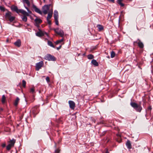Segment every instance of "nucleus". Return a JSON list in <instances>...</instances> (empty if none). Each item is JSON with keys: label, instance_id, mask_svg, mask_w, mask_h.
Segmentation results:
<instances>
[{"label": "nucleus", "instance_id": "obj_4", "mask_svg": "<svg viewBox=\"0 0 153 153\" xmlns=\"http://www.w3.org/2000/svg\"><path fill=\"white\" fill-rule=\"evenodd\" d=\"M44 59L48 61H55L56 60V58L54 56L50 54H47L45 56Z\"/></svg>", "mask_w": 153, "mask_h": 153}, {"label": "nucleus", "instance_id": "obj_30", "mask_svg": "<svg viewBox=\"0 0 153 153\" xmlns=\"http://www.w3.org/2000/svg\"><path fill=\"white\" fill-rule=\"evenodd\" d=\"M12 147V146L10 145L9 144H8L6 147L7 149L8 150H9L11 149Z\"/></svg>", "mask_w": 153, "mask_h": 153}, {"label": "nucleus", "instance_id": "obj_12", "mask_svg": "<svg viewBox=\"0 0 153 153\" xmlns=\"http://www.w3.org/2000/svg\"><path fill=\"white\" fill-rule=\"evenodd\" d=\"M45 33L46 35L47 34V33L46 32H43L41 31L37 32L36 33V35L38 36L41 37L42 36H43L44 35Z\"/></svg>", "mask_w": 153, "mask_h": 153}, {"label": "nucleus", "instance_id": "obj_13", "mask_svg": "<svg viewBox=\"0 0 153 153\" xmlns=\"http://www.w3.org/2000/svg\"><path fill=\"white\" fill-rule=\"evenodd\" d=\"M14 45L18 47H20L21 45V42L20 39H18L14 43Z\"/></svg>", "mask_w": 153, "mask_h": 153}, {"label": "nucleus", "instance_id": "obj_14", "mask_svg": "<svg viewBox=\"0 0 153 153\" xmlns=\"http://www.w3.org/2000/svg\"><path fill=\"white\" fill-rule=\"evenodd\" d=\"M34 21L35 22V25L36 26H39V25L42 22V20L41 19L37 18L35 19Z\"/></svg>", "mask_w": 153, "mask_h": 153}, {"label": "nucleus", "instance_id": "obj_34", "mask_svg": "<svg viewBox=\"0 0 153 153\" xmlns=\"http://www.w3.org/2000/svg\"><path fill=\"white\" fill-rule=\"evenodd\" d=\"M26 84V81L25 80H22V86H25Z\"/></svg>", "mask_w": 153, "mask_h": 153}, {"label": "nucleus", "instance_id": "obj_36", "mask_svg": "<svg viewBox=\"0 0 153 153\" xmlns=\"http://www.w3.org/2000/svg\"><path fill=\"white\" fill-rule=\"evenodd\" d=\"M60 152V150L59 149H56L55 151V153H59Z\"/></svg>", "mask_w": 153, "mask_h": 153}, {"label": "nucleus", "instance_id": "obj_37", "mask_svg": "<svg viewBox=\"0 0 153 153\" xmlns=\"http://www.w3.org/2000/svg\"><path fill=\"white\" fill-rule=\"evenodd\" d=\"M46 81L47 82H49L50 79H49V77H48V76L46 78Z\"/></svg>", "mask_w": 153, "mask_h": 153}, {"label": "nucleus", "instance_id": "obj_21", "mask_svg": "<svg viewBox=\"0 0 153 153\" xmlns=\"http://www.w3.org/2000/svg\"><path fill=\"white\" fill-rule=\"evenodd\" d=\"M97 27H98L99 31H101L103 30V26L100 25H97Z\"/></svg>", "mask_w": 153, "mask_h": 153}, {"label": "nucleus", "instance_id": "obj_3", "mask_svg": "<svg viewBox=\"0 0 153 153\" xmlns=\"http://www.w3.org/2000/svg\"><path fill=\"white\" fill-rule=\"evenodd\" d=\"M5 16L6 20L9 21L10 22H13L15 19V16H11V13L9 11L5 14Z\"/></svg>", "mask_w": 153, "mask_h": 153}, {"label": "nucleus", "instance_id": "obj_25", "mask_svg": "<svg viewBox=\"0 0 153 153\" xmlns=\"http://www.w3.org/2000/svg\"><path fill=\"white\" fill-rule=\"evenodd\" d=\"M88 58L89 59H91L94 58V56L93 55L91 54H89L87 56Z\"/></svg>", "mask_w": 153, "mask_h": 153}, {"label": "nucleus", "instance_id": "obj_10", "mask_svg": "<svg viewBox=\"0 0 153 153\" xmlns=\"http://www.w3.org/2000/svg\"><path fill=\"white\" fill-rule=\"evenodd\" d=\"M32 7L33 9L35 11L41 15H42V11L40 10L35 5L33 4L32 6Z\"/></svg>", "mask_w": 153, "mask_h": 153}, {"label": "nucleus", "instance_id": "obj_42", "mask_svg": "<svg viewBox=\"0 0 153 153\" xmlns=\"http://www.w3.org/2000/svg\"><path fill=\"white\" fill-rule=\"evenodd\" d=\"M121 140L120 139L119 140H117V141L119 143H120L121 142Z\"/></svg>", "mask_w": 153, "mask_h": 153}, {"label": "nucleus", "instance_id": "obj_46", "mask_svg": "<svg viewBox=\"0 0 153 153\" xmlns=\"http://www.w3.org/2000/svg\"><path fill=\"white\" fill-rule=\"evenodd\" d=\"M44 1H45V0H44Z\"/></svg>", "mask_w": 153, "mask_h": 153}, {"label": "nucleus", "instance_id": "obj_38", "mask_svg": "<svg viewBox=\"0 0 153 153\" xmlns=\"http://www.w3.org/2000/svg\"><path fill=\"white\" fill-rule=\"evenodd\" d=\"M5 146H6V144H5V143L2 144V146L3 148L5 147Z\"/></svg>", "mask_w": 153, "mask_h": 153}, {"label": "nucleus", "instance_id": "obj_6", "mask_svg": "<svg viewBox=\"0 0 153 153\" xmlns=\"http://www.w3.org/2000/svg\"><path fill=\"white\" fill-rule=\"evenodd\" d=\"M44 65V62L42 61H41L36 64V70L38 71Z\"/></svg>", "mask_w": 153, "mask_h": 153}, {"label": "nucleus", "instance_id": "obj_28", "mask_svg": "<svg viewBox=\"0 0 153 153\" xmlns=\"http://www.w3.org/2000/svg\"><path fill=\"white\" fill-rule=\"evenodd\" d=\"M5 97L4 95H3L2 96V98L1 99V102L2 103H4L5 102Z\"/></svg>", "mask_w": 153, "mask_h": 153}, {"label": "nucleus", "instance_id": "obj_2", "mask_svg": "<svg viewBox=\"0 0 153 153\" xmlns=\"http://www.w3.org/2000/svg\"><path fill=\"white\" fill-rule=\"evenodd\" d=\"M130 105L137 112H140L142 109V108L140 104L138 105L135 102H131Z\"/></svg>", "mask_w": 153, "mask_h": 153}, {"label": "nucleus", "instance_id": "obj_22", "mask_svg": "<svg viewBox=\"0 0 153 153\" xmlns=\"http://www.w3.org/2000/svg\"><path fill=\"white\" fill-rule=\"evenodd\" d=\"M123 0H117V3L118 4L120 5L121 7H123L124 6V4L122 3V1Z\"/></svg>", "mask_w": 153, "mask_h": 153}, {"label": "nucleus", "instance_id": "obj_8", "mask_svg": "<svg viewBox=\"0 0 153 153\" xmlns=\"http://www.w3.org/2000/svg\"><path fill=\"white\" fill-rule=\"evenodd\" d=\"M32 111L33 114L35 115L39 112V108L38 106H34L32 109Z\"/></svg>", "mask_w": 153, "mask_h": 153}, {"label": "nucleus", "instance_id": "obj_16", "mask_svg": "<svg viewBox=\"0 0 153 153\" xmlns=\"http://www.w3.org/2000/svg\"><path fill=\"white\" fill-rule=\"evenodd\" d=\"M91 63L95 66H97L99 65V64L97 61L94 59L92 60Z\"/></svg>", "mask_w": 153, "mask_h": 153}, {"label": "nucleus", "instance_id": "obj_5", "mask_svg": "<svg viewBox=\"0 0 153 153\" xmlns=\"http://www.w3.org/2000/svg\"><path fill=\"white\" fill-rule=\"evenodd\" d=\"M53 30L54 31L55 33L59 35L61 37H63L64 36V32L61 29L59 30V29L58 28L56 29H53Z\"/></svg>", "mask_w": 153, "mask_h": 153}, {"label": "nucleus", "instance_id": "obj_23", "mask_svg": "<svg viewBox=\"0 0 153 153\" xmlns=\"http://www.w3.org/2000/svg\"><path fill=\"white\" fill-rule=\"evenodd\" d=\"M48 45L53 48H55V47L53 45L52 42L50 41H48Z\"/></svg>", "mask_w": 153, "mask_h": 153}, {"label": "nucleus", "instance_id": "obj_41", "mask_svg": "<svg viewBox=\"0 0 153 153\" xmlns=\"http://www.w3.org/2000/svg\"><path fill=\"white\" fill-rule=\"evenodd\" d=\"M148 109L149 110H151L152 109V107L151 106H149L148 108Z\"/></svg>", "mask_w": 153, "mask_h": 153}, {"label": "nucleus", "instance_id": "obj_18", "mask_svg": "<svg viewBox=\"0 0 153 153\" xmlns=\"http://www.w3.org/2000/svg\"><path fill=\"white\" fill-rule=\"evenodd\" d=\"M16 142L15 140L14 139H13L12 140H10L9 141L10 143L9 145H10L12 146H13L14 145V144Z\"/></svg>", "mask_w": 153, "mask_h": 153}, {"label": "nucleus", "instance_id": "obj_31", "mask_svg": "<svg viewBox=\"0 0 153 153\" xmlns=\"http://www.w3.org/2000/svg\"><path fill=\"white\" fill-rule=\"evenodd\" d=\"M54 19L55 20V23L56 25H59V22L58 21V18H54Z\"/></svg>", "mask_w": 153, "mask_h": 153}, {"label": "nucleus", "instance_id": "obj_19", "mask_svg": "<svg viewBox=\"0 0 153 153\" xmlns=\"http://www.w3.org/2000/svg\"><path fill=\"white\" fill-rule=\"evenodd\" d=\"M54 19L58 18V13L57 10H55L54 12Z\"/></svg>", "mask_w": 153, "mask_h": 153}, {"label": "nucleus", "instance_id": "obj_45", "mask_svg": "<svg viewBox=\"0 0 153 153\" xmlns=\"http://www.w3.org/2000/svg\"><path fill=\"white\" fill-rule=\"evenodd\" d=\"M106 153H109V152H108V150H107L106 152Z\"/></svg>", "mask_w": 153, "mask_h": 153}, {"label": "nucleus", "instance_id": "obj_40", "mask_svg": "<svg viewBox=\"0 0 153 153\" xmlns=\"http://www.w3.org/2000/svg\"><path fill=\"white\" fill-rule=\"evenodd\" d=\"M61 45H60L59 47H57L56 48V49L57 50H59V49L61 48Z\"/></svg>", "mask_w": 153, "mask_h": 153}, {"label": "nucleus", "instance_id": "obj_33", "mask_svg": "<svg viewBox=\"0 0 153 153\" xmlns=\"http://www.w3.org/2000/svg\"><path fill=\"white\" fill-rule=\"evenodd\" d=\"M30 92L32 93H33L34 92V89L33 88H32L30 89Z\"/></svg>", "mask_w": 153, "mask_h": 153}, {"label": "nucleus", "instance_id": "obj_26", "mask_svg": "<svg viewBox=\"0 0 153 153\" xmlns=\"http://www.w3.org/2000/svg\"><path fill=\"white\" fill-rule=\"evenodd\" d=\"M27 16L24 15L22 17V20L24 22H26L27 20V18L26 16Z\"/></svg>", "mask_w": 153, "mask_h": 153}, {"label": "nucleus", "instance_id": "obj_17", "mask_svg": "<svg viewBox=\"0 0 153 153\" xmlns=\"http://www.w3.org/2000/svg\"><path fill=\"white\" fill-rule=\"evenodd\" d=\"M52 14H53V11L52 10L51 11H49L48 13V15L47 17V19H51L52 16Z\"/></svg>", "mask_w": 153, "mask_h": 153}, {"label": "nucleus", "instance_id": "obj_9", "mask_svg": "<svg viewBox=\"0 0 153 153\" xmlns=\"http://www.w3.org/2000/svg\"><path fill=\"white\" fill-rule=\"evenodd\" d=\"M137 43L138 46L141 48H143L144 47V45L143 43L140 41V40L138 39L136 41L134 42V43Z\"/></svg>", "mask_w": 153, "mask_h": 153}, {"label": "nucleus", "instance_id": "obj_39", "mask_svg": "<svg viewBox=\"0 0 153 153\" xmlns=\"http://www.w3.org/2000/svg\"><path fill=\"white\" fill-rule=\"evenodd\" d=\"M108 1H111L113 3L114 2V0H107Z\"/></svg>", "mask_w": 153, "mask_h": 153}, {"label": "nucleus", "instance_id": "obj_32", "mask_svg": "<svg viewBox=\"0 0 153 153\" xmlns=\"http://www.w3.org/2000/svg\"><path fill=\"white\" fill-rule=\"evenodd\" d=\"M0 10L2 11H4L5 10V8L4 7L0 6Z\"/></svg>", "mask_w": 153, "mask_h": 153}, {"label": "nucleus", "instance_id": "obj_27", "mask_svg": "<svg viewBox=\"0 0 153 153\" xmlns=\"http://www.w3.org/2000/svg\"><path fill=\"white\" fill-rule=\"evenodd\" d=\"M115 55V53L114 51H112L111 52V58H114Z\"/></svg>", "mask_w": 153, "mask_h": 153}, {"label": "nucleus", "instance_id": "obj_11", "mask_svg": "<svg viewBox=\"0 0 153 153\" xmlns=\"http://www.w3.org/2000/svg\"><path fill=\"white\" fill-rule=\"evenodd\" d=\"M70 108L72 109H74L75 107V103L72 101L70 100L68 101Z\"/></svg>", "mask_w": 153, "mask_h": 153}, {"label": "nucleus", "instance_id": "obj_44", "mask_svg": "<svg viewBox=\"0 0 153 153\" xmlns=\"http://www.w3.org/2000/svg\"><path fill=\"white\" fill-rule=\"evenodd\" d=\"M106 132V131H105L103 133V135H104V134H105V133Z\"/></svg>", "mask_w": 153, "mask_h": 153}, {"label": "nucleus", "instance_id": "obj_43", "mask_svg": "<svg viewBox=\"0 0 153 153\" xmlns=\"http://www.w3.org/2000/svg\"><path fill=\"white\" fill-rule=\"evenodd\" d=\"M117 136H118V137H119V138L121 136H120V134H117Z\"/></svg>", "mask_w": 153, "mask_h": 153}, {"label": "nucleus", "instance_id": "obj_1", "mask_svg": "<svg viewBox=\"0 0 153 153\" xmlns=\"http://www.w3.org/2000/svg\"><path fill=\"white\" fill-rule=\"evenodd\" d=\"M24 6L25 8L27 10L28 12H26L25 11L22 9H18L16 6H14L13 7V10L17 13H21L24 15L29 16V13L31 14L32 12L29 10V9L27 7L25 6Z\"/></svg>", "mask_w": 153, "mask_h": 153}, {"label": "nucleus", "instance_id": "obj_15", "mask_svg": "<svg viewBox=\"0 0 153 153\" xmlns=\"http://www.w3.org/2000/svg\"><path fill=\"white\" fill-rule=\"evenodd\" d=\"M126 145L128 149H130L131 148V143L130 140H127L126 143Z\"/></svg>", "mask_w": 153, "mask_h": 153}, {"label": "nucleus", "instance_id": "obj_29", "mask_svg": "<svg viewBox=\"0 0 153 153\" xmlns=\"http://www.w3.org/2000/svg\"><path fill=\"white\" fill-rule=\"evenodd\" d=\"M63 41V39H62L59 40H58L55 43L56 45L58 44L59 43L62 42Z\"/></svg>", "mask_w": 153, "mask_h": 153}, {"label": "nucleus", "instance_id": "obj_7", "mask_svg": "<svg viewBox=\"0 0 153 153\" xmlns=\"http://www.w3.org/2000/svg\"><path fill=\"white\" fill-rule=\"evenodd\" d=\"M49 6L50 5H45L42 7L43 12L44 14H46L47 13L50 9Z\"/></svg>", "mask_w": 153, "mask_h": 153}, {"label": "nucleus", "instance_id": "obj_20", "mask_svg": "<svg viewBox=\"0 0 153 153\" xmlns=\"http://www.w3.org/2000/svg\"><path fill=\"white\" fill-rule=\"evenodd\" d=\"M19 99L18 97H17L16 100H15L14 104V105L16 106L18 105L19 102Z\"/></svg>", "mask_w": 153, "mask_h": 153}, {"label": "nucleus", "instance_id": "obj_35", "mask_svg": "<svg viewBox=\"0 0 153 153\" xmlns=\"http://www.w3.org/2000/svg\"><path fill=\"white\" fill-rule=\"evenodd\" d=\"M47 20L48 24L49 25H51V21L49 20V19H47Z\"/></svg>", "mask_w": 153, "mask_h": 153}, {"label": "nucleus", "instance_id": "obj_24", "mask_svg": "<svg viewBox=\"0 0 153 153\" xmlns=\"http://www.w3.org/2000/svg\"><path fill=\"white\" fill-rule=\"evenodd\" d=\"M23 1L24 3H26L28 6H30V4L28 0H23Z\"/></svg>", "mask_w": 153, "mask_h": 153}]
</instances>
